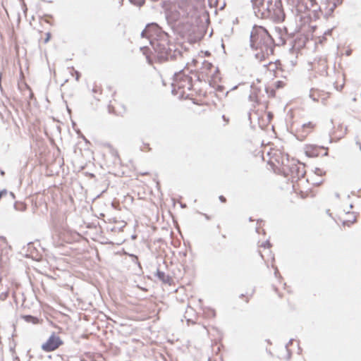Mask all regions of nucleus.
<instances>
[{
	"mask_svg": "<svg viewBox=\"0 0 361 361\" xmlns=\"http://www.w3.org/2000/svg\"><path fill=\"white\" fill-rule=\"evenodd\" d=\"M267 162L275 173L285 177L294 178L302 176L300 164L279 148H270L267 152Z\"/></svg>",
	"mask_w": 361,
	"mask_h": 361,
	"instance_id": "nucleus-1",
	"label": "nucleus"
},
{
	"mask_svg": "<svg viewBox=\"0 0 361 361\" xmlns=\"http://www.w3.org/2000/svg\"><path fill=\"white\" fill-rule=\"evenodd\" d=\"M318 128V122L315 119L302 118L293 122L292 131L300 141H304L313 135Z\"/></svg>",
	"mask_w": 361,
	"mask_h": 361,
	"instance_id": "nucleus-2",
	"label": "nucleus"
},
{
	"mask_svg": "<svg viewBox=\"0 0 361 361\" xmlns=\"http://www.w3.org/2000/svg\"><path fill=\"white\" fill-rule=\"evenodd\" d=\"M173 92L180 98L188 99L192 95V78L184 72H179L174 75L173 82Z\"/></svg>",
	"mask_w": 361,
	"mask_h": 361,
	"instance_id": "nucleus-3",
	"label": "nucleus"
},
{
	"mask_svg": "<svg viewBox=\"0 0 361 361\" xmlns=\"http://www.w3.org/2000/svg\"><path fill=\"white\" fill-rule=\"evenodd\" d=\"M176 32L183 38L191 39L195 33L196 27L188 18H182L175 26Z\"/></svg>",
	"mask_w": 361,
	"mask_h": 361,
	"instance_id": "nucleus-4",
	"label": "nucleus"
},
{
	"mask_svg": "<svg viewBox=\"0 0 361 361\" xmlns=\"http://www.w3.org/2000/svg\"><path fill=\"white\" fill-rule=\"evenodd\" d=\"M259 252L262 258L264 260L267 264H270L274 267L275 261L274 255L271 251V245L268 240L259 242Z\"/></svg>",
	"mask_w": 361,
	"mask_h": 361,
	"instance_id": "nucleus-5",
	"label": "nucleus"
},
{
	"mask_svg": "<svg viewBox=\"0 0 361 361\" xmlns=\"http://www.w3.org/2000/svg\"><path fill=\"white\" fill-rule=\"evenodd\" d=\"M63 344L61 338L53 333L47 340L42 344L41 348L46 353H50L59 349Z\"/></svg>",
	"mask_w": 361,
	"mask_h": 361,
	"instance_id": "nucleus-6",
	"label": "nucleus"
},
{
	"mask_svg": "<svg viewBox=\"0 0 361 361\" xmlns=\"http://www.w3.org/2000/svg\"><path fill=\"white\" fill-rule=\"evenodd\" d=\"M304 152L309 157H317L319 155H327L328 148L314 144H307L304 146Z\"/></svg>",
	"mask_w": 361,
	"mask_h": 361,
	"instance_id": "nucleus-7",
	"label": "nucleus"
},
{
	"mask_svg": "<svg viewBox=\"0 0 361 361\" xmlns=\"http://www.w3.org/2000/svg\"><path fill=\"white\" fill-rule=\"evenodd\" d=\"M302 169H303V167H302ZM300 173H302V176H300L298 178H290L293 182L295 180H296L295 183L293 185L295 192L299 194L301 197H305L308 195L310 189L308 188L303 187L305 185H308V183L305 178H300L303 176V171L300 170Z\"/></svg>",
	"mask_w": 361,
	"mask_h": 361,
	"instance_id": "nucleus-8",
	"label": "nucleus"
},
{
	"mask_svg": "<svg viewBox=\"0 0 361 361\" xmlns=\"http://www.w3.org/2000/svg\"><path fill=\"white\" fill-rule=\"evenodd\" d=\"M347 126L343 123H335L331 131L333 139L339 140L343 138L347 134Z\"/></svg>",
	"mask_w": 361,
	"mask_h": 361,
	"instance_id": "nucleus-9",
	"label": "nucleus"
},
{
	"mask_svg": "<svg viewBox=\"0 0 361 361\" xmlns=\"http://www.w3.org/2000/svg\"><path fill=\"white\" fill-rule=\"evenodd\" d=\"M273 54L274 49L272 47L268 45H263L259 49H257L255 56L259 61H262Z\"/></svg>",
	"mask_w": 361,
	"mask_h": 361,
	"instance_id": "nucleus-10",
	"label": "nucleus"
},
{
	"mask_svg": "<svg viewBox=\"0 0 361 361\" xmlns=\"http://www.w3.org/2000/svg\"><path fill=\"white\" fill-rule=\"evenodd\" d=\"M312 68L319 74L326 73L328 69L327 61L325 59H319L315 61L312 64Z\"/></svg>",
	"mask_w": 361,
	"mask_h": 361,
	"instance_id": "nucleus-11",
	"label": "nucleus"
},
{
	"mask_svg": "<svg viewBox=\"0 0 361 361\" xmlns=\"http://www.w3.org/2000/svg\"><path fill=\"white\" fill-rule=\"evenodd\" d=\"M112 107L114 113L119 116H123L127 111V107L125 104L120 102H116L115 104L112 105Z\"/></svg>",
	"mask_w": 361,
	"mask_h": 361,
	"instance_id": "nucleus-12",
	"label": "nucleus"
},
{
	"mask_svg": "<svg viewBox=\"0 0 361 361\" xmlns=\"http://www.w3.org/2000/svg\"><path fill=\"white\" fill-rule=\"evenodd\" d=\"M345 76L342 74H338L336 76V79L334 82V87L338 91H341L345 85Z\"/></svg>",
	"mask_w": 361,
	"mask_h": 361,
	"instance_id": "nucleus-13",
	"label": "nucleus"
},
{
	"mask_svg": "<svg viewBox=\"0 0 361 361\" xmlns=\"http://www.w3.org/2000/svg\"><path fill=\"white\" fill-rule=\"evenodd\" d=\"M265 67L271 73L275 75L277 71L281 68V63L279 61L269 62L267 65L265 66Z\"/></svg>",
	"mask_w": 361,
	"mask_h": 361,
	"instance_id": "nucleus-14",
	"label": "nucleus"
},
{
	"mask_svg": "<svg viewBox=\"0 0 361 361\" xmlns=\"http://www.w3.org/2000/svg\"><path fill=\"white\" fill-rule=\"evenodd\" d=\"M23 318L25 322H30L34 324H40L42 322V320H40L39 319H38L36 317H33L31 315H25L23 317Z\"/></svg>",
	"mask_w": 361,
	"mask_h": 361,
	"instance_id": "nucleus-15",
	"label": "nucleus"
},
{
	"mask_svg": "<svg viewBox=\"0 0 361 361\" xmlns=\"http://www.w3.org/2000/svg\"><path fill=\"white\" fill-rule=\"evenodd\" d=\"M44 38H41L40 40H42L43 43L47 44L50 40L51 34V32H48L44 34Z\"/></svg>",
	"mask_w": 361,
	"mask_h": 361,
	"instance_id": "nucleus-16",
	"label": "nucleus"
},
{
	"mask_svg": "<svg viewBox=\"0 0 361 361\" xmlns=\"http://www.w3.org/2000/svg\"><path fill=\"white\" fill-rule=\"evenodd\" d=\"M341 221L343 226L347 225L348 226H349L350 224H353V222L355 221V219L353 221H346L344 219H342Z\"/></svg>",
	"mask_w": 361,
	"mask_h": 361,
	"instance_id": "nucleus-17",
	"label": "nucleus"
},
{
	"mask_svg": "<svg viewBox=\"0 0 361 361\" xmlns=\"http://www.w3.org/2000/svg\"><path fill=\"white\" fill-rule=\"evenodd\" d=\"M333 4L336 6L342 3L343 0H331Z\"/></svg>",
	"mask_w": 361,
	"mask_h": 361,
	"instance_id": "nucleus-18",
	"label": "nucleus"
},
{
	"mask_svg": "<svg viewBox=\"0 0 361 361\" xmlns=\"http://www.w3.org/2000/svg\"><path fill=\"white\" fill-rule=\"evenodd\" d=\"M308 2H310L312 7H314L317 5L316 0H307Z\"/></svg>",
	"mask_w": 361,
	"mask_h": 361,
	"instance_id": "nucleus-19",
	"label": "nucleus"
},
{
	"mask_svg": "<svg viewBox=\"0 0 361 361\" xmlns=\"http://www.w3.org/2000/svg\"><path fill=\"white\" fill-rule=\"evenodd\" d=\"M265 116H267V119H268V122H270L271 118H272V116L271 115L270 113H265Z\"/></svg>",
	"mask_w": 361,
	"mask_h": 361,
	"instance_id": "nucleus-20",
	"label": "nucleus"
},
{
	"mask_svg": "<svg viewBox=\"0 0 361 361\" xmlns=\"http://www.w3.org/2000/svg\"><path fill=\"white\" fill-rule=\"evenodd\" d=\"M219 200L223 203L226 202V198L223 195L219 196Z\"/></svg>",
	"mask_w": 361,
	"mask_h": 361,
	"instance_id": "nucleus-21",
	"label": "nucleus"
},
{
	"mask_svg": "<svg viewBox=\"0 0 361 361\" xmlns=\"http://www.w3.org/2000/svg\"><path fill=\"white\" fill-rule=\"evenodd\" d=\"M204 67H207V68H209L210 67L212 66L210 63H204Z\"/></svg>",
	"mask_w": 361,
	"mask_h": 361,
	"instance_id": "nucleus-22",
	"label": "nucleus"
},
{
	"mask_svg": "<svg viewBox=\"0 0 361 361\" xmlns=\"http://www.w3.org/2000/svg\"><path fill=\"white\" fill-rule=\"evenodd\" d=\"M151 28H155V27H147V28L145 30V31H144V32H145V33H147V32H149V30H150Z\"/></svg>",
	"mask_w": 361,
	"mask_h": 361,
	"instance_id": "nucleus-23",
	"label": "nucleus"
},
{
	"mask_svg": "<svg viewBox=\"0 0 361 361\" xmlns=\"http://www.w3.org/2000/svg\"><path fill=\"white\" fill-rule=\"evenodd\" d=\"M242 298H245V300L246 302H248L250 300V298L248 297H245L243 295H241Z\"/></svg>",
	"mask_w": 361,
	"mask_h": 361,
	"instance_id": "nucleus-24",
	"label": "nucleus"
},
{
	"mask_svg": "<svg viewBox=\"0 0 361 361\" xmlns=\"http://www.w3.org/2000/svg\"><path fill=\"white\" fill-rule=\"evenodd\" d=\"M147 60L149 61V63H151V60H150V58H149V56H147Z\"/></svg>",
	"mask_w": 361,
	"mask_h": 361,
	"instance_id": "nucleus-25",
	"label": "nucleus"
},
{
	"mask_svg": "<svg viewBox=\"0 0 361 361\" xmlns=\"http://www.w3.org/2000/svg\"><path fill=\"white\" fill-rule=\"evenodd\" d=\"M161 54H166V51L165 50H162V51H161Z\"/></svg>",
	"mask_w": 361,
	"mask_h": 361,
	"instance_id": "nucleus-26",
	"label": "nucleus"
},
{
	"mask_svg": "<svg viewBox=\"0 0 361 361\" xmlns=\"http://www.w3.org/2000/svg\"><path fill=\"white\" fill-rule=\"evenodd\" d=\"M279 12L280 13H282V11H281V8H279Z\"/></svg>",
	"mask_w": 361,
	"mask_h": 361,
	"instance_id": "nucleus-27",
	"label": "nucleus"
},
{
	"mask_svg": "<svg viewBox=\"0 0 361 361\" xmlns=\"http://www.w3.org/2000/svg\"><path fill=\"white\" fill-rule=\"evenodd\" d=\"M98 92H99V93H101V92H102V90H101V89H99Z\"/></svg>",
	"mask_w": 361,
	"mask_h": 361,
	"instance_id": "nucleus-28",
	"label": "nucleus"
}]
</instances>
